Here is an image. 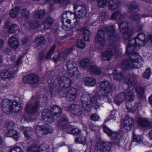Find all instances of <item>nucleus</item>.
Here are the masks:
<instances>
[{"mask_svg":"<svg viewBox=\"0 0 152 152\" xmlns=\"http://www.w3.org/2000/svg\"><path fill=\"white\" fill-rule=\"evenodd\" d=\"M68 110L71 114L80 116L82 114V111L79 105L72 104L69 107Z\"/></svg>","mask_w":152,"mask_h":152,"instance_id":"obj_14","label":"nucleus"},{"mask_svg":"<svg viewBox=\"0 0 152 152\" xmlns=\"http://www.w3.org/2000/svg\"><path fill=\"white\" fill-rule=\"evenodd\" d=\"M14 74L10 70H5L0 72V77L4 79H10L13 77Z\"/></svg>","mask_w":152,"mask_h":152,"instance_id":"obj_21","label":"nucleus"},{"mask_svg":"<svg viewBox=\"0 0 152 152\" xmlns=\"http://www.w3.org/2000/svg\"><path fill=\"white\" fill-rule=\"evenodd\" d=\"M19 8L17 7L11 10L10 12V16L12 18H15L16 17L19 13Z\"/></svg>","mask_w":152,"mask_h":152,"instance_id":"obj_38","label":"nucleus"},{"mask_svg":"<svg viewBox=\"0 0 152 152\" xmlns=\"http://www.w3.org/2000/svg\"><path fill=\"white\" fill-rule=\"evenodd\" d=\"M68 72L70 75L75 77H77L79 72L76 64L73 61H69L66 64Z\"/></svg>","mask_w":152,"mask_h":152,"instance_id":"obj_9","label":"nucleus"},{"mask_svg":"<svg viewBox=\"0 0 152 152\" xmlns=\"http://www.w3.org/2000/svg\"><path fill=\"white\" fill-rule=\"evenodd\" d=\"M53 23V20L51 17H48L46 19L44 22V28L45 29L50 28Z\"/></svg>","mask_w":152,"mask_h":152,"instance_id":"obj_33","label":"nucleus"},{"mask_svg":"<svg viewBox=\"0 0 152 152\" xmlns=\"http://www.w3.org/2000/svg\"><path fill=\"white\" fill-rule=\"evenodd\" d=\"M19 26L16 24H13L9 28L8 32L10 33H13L17 32H19Z\"/></svg>","mask_w":152,"mask_h":152,"instance_id":"obj_40","label":"nucleus"},{"mask_svg":"<svg viewBox=\"0 0 152 152\" xmlns=\"http://www.w3.org/2000/svg\"><path fill=\"white\" fill-rule=\"evenodd\" d=\"M147 39L145 40L144 34L142 33L138 34L135 38L132 39L129 43L126 51V54L127 55H131L136 52L140 47L144 46L148 42H152V35H148Z\"/></svg>","mask_w":152,"mask_h":152,"instance_id":"obj_2","label":"nucleus"},{"mask_svg":"<svg viewBox=\"0 0 152 152\" xmlns=\"http://www.w3.org/2000/svg\"><path fill=\"white\" fill-rule=\"evenodd\" d=\"M76 96L73 94H70L68 92L66 94V99L69 101H72L74 100Z\"/></svg>","mask_w":152,"mask_h":152,"instance_id":"obj_51","label":"nucleus"},{"mask_svg":"<svg viewBox=\"0 0 152 152\" xmlns=\"http://www.w3.org/2000/svg\"><path fill=\"white\" fill-rule=\"evenodd\" d=\"M70 94H72L76 96H77V90L76 88H72L68 92Z\"/></svg>","mask_w":152,"mask_h":152,"instance_id":"obj_63","label":"nucleus"},{"mask_svg":"<svg viewBox=\"0 0 152 152\" xmlns=\"http://www.w3.org/2000/svg\"><path fill=\"white\" fill-rule=\"evenodd\" d=\"M68 123L67 119L65 117L62 118L61 119L58 121L57 127L58 128L63 129L62 128V126H64V125H66V124Z\"/></svg>","mask_w":152,"mask_h":152,"instance_id":"obj_37","label":"nucleus"},{"mask_svg":"<svg viewBox=\"0 0 152 152\" xmlns=\"http://www.w3.org/2000/svg\"><path fill=\"white\" fill-rule=\"evenodd\" d=\"M111 144L108 142L104 143L100 142L96 145L95 152H109L110 150Z\"/></svg>","mask_w":152,"mask_h":152,"instance_id":"obj_10","label":"nucleus"},{"mask_svg":"<svg viewBox=\"0 0 152 152\" xmlns=\"http://www.w3.org/2000/svg\"><path fill=\"white\" fill-rule=\"evenodd\" d=\"M104 32L102 30H99L98 32L95 39L96 44L100 46H103L105 43L104 38Z\"/></svg>","mask_w":152,"mask_h":152,"instance_id":"obj_13","label":"nucleus"},{"mask_svg":"<svg viewBox=\"0 0 152 152\" xmlns=\"http://www.w3.org/2000/svg\"><path fill=\"white\" fill-rule=\"evenodd\" d=\"M89 65L90 61L88 58L83 59L80 61V65L84 69L87 68Z\"/></svg>","mask_w":152,"mask_h":152,"instance_id":"obj_36","label":"nucleus"},{"mask_svg":"<svg viewBox=\"0 0 152 152\" xmlns=\"http://www.w3.org/2000/svg\"><path fill=\"white\" fill-rule=\"evenodd\" d=\"M75 142H79L85 145L86 143V137L85 136L81 134L76 139Z\"/></svg>","mask_w":152,"mask_h":152,"instance_id":"obj_43","label":"nucleus"},{"mask_svg":"<svg viewBox=\"0 0 152 152\" xmlns=\"http://www.w3.org/2000/svg\"><path fill=\"white\" fill-rule=\"evenodd\" d=\"M98 100L99 99L101 100H104L105 101L109 103L112 102L111 99L110 98L107 96L104 95H98Z\"/></svg>","mask_w":152,"mask_h":152,"instance_id":"obj_46","label":"nucleus"},{"mask_svg":"<svg viewBox=\"0 0 152 152\" xmlns=\"http://www.w3.org/2000/svg\"><path fill=\"white\" fill-rule=\"evenodd\" d=\"M35 42L39 45H42L45 42L44 36H40L37 37L35 40Z\"/></svg>","mask_w":152,"mask_h":152,"instance_id":"obj_44","label":"nucleus"},{"mask_svg":"<svg viewBox=\"0 0 152 152\" xmlns=\"http://www.w3.org/2000/svg\"><path fill=\"white\" fill-rule=\"evenodd\" d=\"M8 43L10 46L12 48L16 49L19 45V41L17 37H12L8 40Z\"/></svg>","mask_w":152,"mask_h":152,"instance_id":"obj_20","label":"nucleus"},{"mask_svg":"<svg viewBox=\"0 0 152 152\" xmlns=\"http://www.w3.org/2000/svg\"><path fill=\"white\" fill-rule=\"evenodd\" d=\"M134 121L133 118L130 116H126L123 121L124 128L126 130H130L133 126Z\"/></svg>","mask_w":152,"mask_h":152,"instance_id":"obj_18","label":"nucleus"},{"mask_svg":"<svg viewBox=\"0 0 152 152\" xmlns=\"http://www.w3.org/2000/svg\"><path fill=\"white\" fill-rule=\"evenodd\" d=\"M51 111L45 109L43 110L42 114V117L44 121L46 123H50L52 122L53 120V117Z\"/></svg>","mask_w":152,"mask_h":152,"instance_id":"obj_16","label":"nucleus"},{"mask_svg":"<svg viewBox=\"0 0 152 152\" xmlns=\"http://www.w3.org/2000/svg\"><path fill=\"white\" fill-rule=\"evenodd\" d=\"M108 3V8L110 10H115L119 7V3L117 0H110Z\"/></svg>","mask_w":152,"mask_h":152,"instance_id":"obj_25","label":"nucleus"},{"mask_svg":"<svg viewBox=\"0 0 152 152\" xmlns=\"http://www.w3.org/2000/svg\"><path fill=\"white\" fill-rule=\"evenodd\" d=\"M125 82L129 86H134L136 84V80H134L133 76L130 75L125 78Z\"/></svg>","mask_w":152,"mask_h":152,"instance_id":"obj_28","label":"nucleus"},{"mask_svg":"<svg viewBox=\"0 0 152 152\" xmlns=\"http://www.w3.org/2000/svg\"><path fill=\"white\" fill-rule=\"evenodd\" d=\"M123 37L124 40H127L131 37L132 35V31L130 29L123 31Z\"/></svg>","mask_w":152,"mask_h":152,"instance_id":"obj_35","label":"nucleus"},{"mask_svg":"<svg viewBox=\"0 0 152 152\" xmlns=\"http://www.w3.org/2000/svg\"><path fill=\"white\" fill-rule=\"evenodd\" d=\"M109 14L106 12H102L100 13L99 16V19L100 20H103L107 19L109 16Z\"/></svg>","mask_w":152,"mask_h":152,"instance_id":"obj_48","label":"nucleus"},{"mask_svg":"<svg viewBox=\"0 0 152 152\" xmlns=\"http://www.w3.org/2000/svg\"><path fill=\"white\" fill-rule=\"evenodd\" d=\"M74 18V19L75 18L77 19L76 14H75L73 12L69 11L65 12L62 14V18L63 19L66 18Z\"/></svg>","mask_w":152,"mask_h":152,"instance_id":"obj_34","label":"nucleus"},{"mask_svg":"<svg viewBox=\"0 0 152 152\" xmlns=\"http://www.w3.org/2000/svg\"><path fill=\"white\" fill-rule=\"evenodd\" d=\"M38 103L36 102L35 104L31 103H28L26 107V110L28 113H33L36 112L38 109Z\"/></svg>","mask_w":152,"mask_h":152,"instance_id":"obj_19","label":"nucleus"},{"mask_svg":"<svg viewBox=\"0 0 152 152\" xmlns=\"http://www.w3.org/2000/svg\"><path fill=\"white\" fill-rule=\"evenodd\" d=\"M7 135L9 137H12L16 141H18L19 138L18 133L16 130L13 129L7 131Z\"/></svg>","mask_w":152,"mask_h":152,"instance_id":"obj_24","label":"nucleus"},{"mask_svg":"<svg viewBox=\"0 0 152 152\" xmlns=\"http://www.w3.org/2000/svg\"><path fill=\"white\" fill-rule=\"evenodd\" d=\"M80 99L83 106L86 110L88 111L93 104H96L94 105L95 109H97L99 106L97 102L98 101V94L95 92L89 94H83L81 96Z\"/></svg>","mask_w":152,"mask_h":152,"instance_id":"obj_3","label":"nucleus"},{"mask_svg":"<svg viewBox=\"0 0 152 152\" xmlns=\"http://www.w3.org/2000/svg\"><path fill=\"white\" fill-rule=\"evenodd\" d=\"M23 134L25 137L27 139L30 137V134L31 131V129L29 127H24L23 128Z\"/></svg>","mask_w":152,"mask_h":152,"instance_id":"obj_42","label":"nucleus"},{"mask_svg":"<svg viewBox=\"0 0 152 152\" xmlns=\"http://www.w3.org/2000/svg\"><path fill=\"white\" fill-rule=\"evenodd\" d=\"M100 89L105 93H109L112 91L111 84L107 81H103L100 84Z\"/></svg>","mask_w":152,"mask_h":152,"instance_id":"obj_17","label":"nucleus"},{"mask_svg":"<svg viewBox=\"0 0 152 152\" xmlns=\"http://www.w3.org/2000/svg\"><path fill=\"white\" fill-rule=\"evenodd\" d=\"M103 129L104 132L110 138L111 140H115L117 142L120 141V137L118 133L112 131L106 126L103 127Z\"/></svg>","mask_w":152,"mask_h":152,"instance_id":"obj_11","label":"nucleus"},{"mask_svg":"<svg viewBox=\"0 0 152 152\" xmlns=\"http://www.w3.org/2000/svg\"><path fill=\"white\" fill-rule=\"evenodd\" d=\"M10 152H23V151L19 147L15 145L11 148Z\"/></svg>","mask_w":152,"mask_h":152,"instance_id":"obj_53","label":"nucleus"},{"mask_svg":"<svg viewBox=\"0 0 152 152\" xmlns=\"http://www.w3.org/2000/svg\"><path fill=\"white\" fill-rule=\"evenodd\" d=\"M118 25L121 32H123V31L129 29L128 28L129 23L125 21L120 22L118 23Z\"/></svg>","mask_w":152,"mask_h":152,"instance_id":"obj_30","label":"nucleus"},{"mask_svg":"<svg viewBox=\"0 0 152 152\" xmlns=\"http://www.w3.org/2000/svg\"><path fill=\"white\" fill-rule=\"evenodd\" d=\"M74 10L76 12V18L81 19L86 17L89 12V8L86 6H80L77 3L74 4Z\"/></svg>","mask_w":152,"mask_h":152,"instance_id":"obj_6","label":"nucleus"},{"mask_svg":"<svg viewBox=\"0 0 152 152\" xmlns=\"http://www.w3.org/2000/svg\"><path fill=\"white\" fill-rule=\"evenodd\" d=\"M151 74V71L150 68H147L143 74L144 77L148 78H149Z\"/></svg>","mask_w":152,"mask_h":152,"instance_id":"obj_56","label":"nucleus"},{"mask_svg":"<svg viewBox=\"0 0 152 152\" xmlns=\"http://www.w3.org/2000/svg\"><path fill=\"white\" fill-rule=\"evenodd\" d=\"M114 78L119 81L122 80L124 77L123 74L117 70H114L113 72Z\"/></svg>","mask_w":152,"mask_h":152,"instance_id":"obj_32","label":"nucleus"},{"mask_svg":"<svg viewBox=\"0 0 152 152\" xmlns=\"http://www.w3.org/2000/svg\"><path fill=\"white\" fill-rule=\"evenodd\" d=\"M142 137L141 135H136L134 134L133 135V140L134 141L139 142L142 141Z\"/></svg>","mask_w":152,"mask_h":152,"instance_id":"obj_54","label":"nucleus"},{"mask_svg":"<svg viewBox=\"0 0 152 152\" xmlns=\"http://www.w3.org/2000/svg\"><path fill=\"white\" fill-rule=\"evenodd\" d=\"M137 123L138 124L143 127H148L151 124L146 118H140L137 120Z\"/></svg>","mask_w":152,"mask_h":152,"instance_id":"obj_27","label":"nucleus"},{"mask_svg":"<svg viewBox=\"0 0 152 152\" xmlns=\"http://www.w3.org/2000/svg\"><path fill=\"white\" fill-rule=\"evenodd\" d=\"M48 146L44 145H41L39 148L38 151H36L37 152H48Z\"/></svg>","mask_w":152,"mask_h":152,"instance_id":"obj_49","label":"nucleus"},{"mask_svg":"<svg viewBox=\"0 0 152 152\" xmlns=\"http://www.w3.org/2000/svg\"><path fill=\"white\" fill-rule=\"evenodd\" d=\"M38 126L36 129V132L39 136L45 134L51 133L53 131L52 128L50 126Z\"/></svg>","mask_w":152,"mask_h":152,"instance_id":"obj_12","label":"nucleus"},{"mask_svg":"<svg viewBox=\"0 0 152 152\" xmlns=\"http://www.w3.org/2000/svg\"><path fill=\"white\" fill-rule=\"evenodd\" d=\"M124 93H121L118 94L115 98L114 102L119 105L121 103L125 98Z\"/></svg>","mask_w":152,"mask_h":152,"instance_id":"obj_29","label":"nucleus"},{"mask_svg":"<svg viewBox=\"0 0 152 152\" xmlns=\"http://www.w3.org/2000/svg\"><path fill=\"white\" fill-rule=\"evenodd\" d=\"M15 126L14 123L12 121L9 122L7 125V131L13 129V128Z\"/></svg>","mask_w":152,"mask_h":152,"instance_id":"obj_62","label":"nucleus"},{"mask_svg":"<svg viewBox=\"0 0 152 152\" xmlns=\"http://www.w3.org/2000/svg\"><path fill=\"white\" fill-rule=\"evenodd\" d=\"M105 30L109 37L110 44L109 46V50L102 53L101 58L103 61L109 60L111 56L115 53L116 45L115 42L118 39L114 35L115 27L114 25L107 26L105 28Z\"/></svg>","mask_w":152,"mask_h":152,"instance_id":"obj_1","label":"nucleus"},{"mask_svg":"<svg viewBox=\"0 0 152 152\" xmlns=\"http://www.w3.org/2000/svg\"><path fill=\"white\" fill-rule=\"evenodd\" d=\"M20 14L23 18L27 19L30 16V12L27 9H23L21 10Z\"/></svg>","mask_w":152,"mask_h":152,"instance_id":"obj_41","label":"nucleus"},{"mask_svg":"<svg viewBox=\"0 0 152 152\" xmlns=\"http://www.w3.org/2000/svg\"><path fill=\"white\" fill-rule=\"evenodd\" d=\"M84 83L88 86L92 87L96 85V80L92 77L87 76L84 79Z\"/></svg>","mask_w":152,"mask_h":152,"instance_id":"obj_22","label":"nucleus"},{"mask_svg":"<svg viewBox=\"0 0 152 152\" xmlns=\"http://www.w3.org/2000/svg\"><path fill=\"white\" fill-rule=\"evenodd\" d=\"M39 78L38 76L33 74L25 76L23 78L24 83L30 84L33 88L37 87L39 84Z\"/></svg>","mask_w":152,"mask_h":152,"instance_id":"obj_7","label":"nucleus"},{"mask_svg":"<svg viewBox=\"0 0 152 152\" xmlns=\"http://www.w3.org/2000/svg\"><path fill=\"white\" fill-rule=\"evenodd\" d=\"M50 89L51 94H58L56 88V86L54 85H51Z\"/></svg>","mask_w":152,"mask_h":152,"instance_id":"obj_57","label":"nucleus"},{"mask_svg":"<svg viewBox=\"0 0 152 152\" xmlns=\"http://www.w3.org/2000/svg\"><path fill=\"white\" fill-rule=\"evenodd\" d=\"M83 36L84 39L86 41H88L89 39V30L84 28L83 29Z\"/></svg>","mask_w":152,"mask_h":152,"instance_id":"obj_50","label":"nucleus"},{"mask_svg":"<svg viewBox=\"0 0 152 152\" xmlns=\"http://www.w3.org/2000/svg\"><path fill=\"white\" fill-rule=\"evenodd\" d=\"M58 83L61 87L66 88L71 86L72 83V82L70 78L65 76H62L59 78Z\"/></svg>","mask_w":152,"mask_h":152,"instance_id":"obj_15","label":"nucleus"},{"mask_svg":"<svg viewBox=\"0 0 152 152\" xmlns=\"http://www.w3.org/2000/svg\"><path fill=\"white\" fill-rule=\"evenodd\" d=\"M45 12L43 10H37L34 13L33 17L35 18H40L43 17L45 15Z\"/></svg>","mask_w":152,"mask_h":152,"instance_id":"obj_39","label":"nucleus"},{"mask_svg":"<svg viewBox=\"0 0 152 152\" xmlns=\"http://www.w3.org/2000/svg\"><path fill=\"white\" fill-rule=\"evenodd\" d=\"M137 92L139 95L140 97H142L144 93V91L143 89L140 87H137L136 88Z\"/></svg>","mask_w":152,"mask_h":152,"instance_id":"obj_60","label":"nucleus"},{"mask_svg":"<svg viewBox=\"0 0 152 152\" xmlns=\"http://www.w3.org/2000/svg\"><path fill=\"white\" fill-rule=\"evenodd\" d=\"M107 0H97L98 6L100 7L103 8L105 7L107 5Z\"/></svg>","mask_w":152,"mask_h":152,"instance_id":"obj_47","label":"nucleus"},{"mask_svg":"<svg viewBox=\"0 0 152 152\" xmlns=\"http://www.w3.org/2000/svg\"><path fill=\"white\" fill-rule=\"evenodd\" d=\"M51 111L54 116L57 115V116H58L60 115L62 110L60 107L57 105H53L51 108Z\"/></svg>","mask_w":152,"mask_h":152,"instance_id":"obj_26","label":"nucleus"},{"mask_svg":"<svg viewBox=\"0 0 152 152\" xmlns=\"http://www.w3.org/2000/svg\"><path fill=\"white\" fill-rule=\"evenodd\" d=\"M130 56V59H124L122 60L121 64V66L124 69H132L135 68H139L140 67L138 65L140 58L141 61L144 59L141 58L137 52L129 55Z\"/></svg>","mask_w":152,"mask_h":152,"instance_id":"obj_4","label":"nucleus"},{"mask_svg":"<svg viewBox=\"0 0 152 152\" xmlns=\"http://www.w3.org/2000/svg\"><path fill=\"white\" fill-rule=\"evenodd\" d=\"M66 58V54L64 53H61L58 56L55 55L53 58L54 61L57 63L60 61H63Z\"/></svg>","mask_w":152,"mask_h":152,"instance_id":"obj_31","label":"nucleus"},{"mask_svg":"<svg viewBox=\"0 0 152 152\" xmlns=\"http://www.w3.org/2000/svg\"><path fill=\"white\" fill-rule=\"evenodd\" d=\"M77 46V47L79 48L83 49L86 47V44L83 41L80 40H78Z\"/></svg>","mask_w":152,"mask_h":152,"instance_id":"obj_52","label":"nucleus"},{"mask_svg":"<svg viewBox=\"0 0 152 152\" xmlns=\"http://www.w3.org/2000/svg\"><path fill=\"white\" fill-rule=\"evenodd\" d=\"M1 105L4 112L9 114L12 112H18L21 109L20 104L15 101L9 99H4L2 102Z\"/></svg>","mask_w":152,"mask_h":152,"instance_id":"obj_5","label":"nucleus"},{"mask_svg":"<svg viewBox=\"0 0 152 152\" xmlns=\"http://www.w3.org/2000/svg\"><path fill=\"white\" fill-rule=\"evenodd\" d=\"M124 94L125 99L129 102L133 101L134 99V95L132 90H127L125 92Z\"/></svg>","mask_w":152,"mask_h":152,"instance_id":"obj_23","label":"nucleus"},{"mask_svg":"<svg viewBox=\"0 0 152 152\" xmlns=\"http://www.w3.org/2000/svg\"><path fill=\"white\" fill-rule=\"evenodd\" d=\"M73 128L74 127H73L71 126L66 125L65 126L64 129L68 133L72 134Z\"/></svg>","mask_w":152,"mask_h":152,"instance_id":"obj_59","label":"nucleus"},{"mask_svg":"<svg viewBox=\"0 0 152 152\" xmlns=\"http://www.w3.org/2000/svg\"><path fill=\"white\" fill-rule=\"evenodd\" d=\"M97 67V66L96 65L91 66L89 69V71L91 74H94Z\"/></svg>","mask_w":152,"mask_h":152,"instance_id":"obj_64","label":"nucleus"},{"mask_svg":"<svg viewBox=\"0 0 152 152\" xmlns=\"http://www.w3.org/2000/svg\"><path fill=\"white\" fill-rule=\"evenodd\" d=\"M138 6L135 2H133L131 3L128 7V11L131 14L130 18L134 21L138 20L140 17L137 13H135L138 10Z\"/></svg>","mask_w":152,"mask_h":152,"instance_id":"obj_8","label":"nucleus"},{"mask_svg":"<svg viewBox=\"0 0 152 152\" xmlns=\"http://www.w3.org/2000/svg\"><path fill=\"white\" fill-rule=\"evenodd\" d=\"M24 26L27 28H28L29 27L31 28H36L39 26V23L38 21H36L32 24H31L28 22L24 24Z\"/></svg>","mask_w":152,"mask_h":152,"instance_id":"obj_45","label":"nucleus"},{"mask_svg":"<svg viewBox=\"0 0 152 152\" xmlns=\"http://www.w3.org/2000/svg\"><path fill=\"white\" fill-rule=\"evenodd\" d=\"M34 141L31 140L30 142V144L31 145L30 148H28V152H37L36 151V150H33V149L35 148L36 147V145L35 144L34 145H31V144L34 143Z\"/></svg>","mask_w":152,"mask_h":152,"instance_id":"obj_58","label":"nucleus"},{"mask_svg":"<svg viewBox=\"0 0 152 152\" xmlns=\"http://www.w3.org/2000/svg\"><path fill=\"white\" fill-rule=\"evenodd\" d=\"M55 48L56 47L55 45L52 47L47 55L46 56L47 58H49L51 57L52 54L54 52Z\"/></svg>","mask_w":152,"mask_h":152,"instance_id":"obj_61","label":"nucleus"},{"mask_svg":"<svg viewBox=\"0 0 152 152\" xmlns=\"http://www.w3.org/2000/svg\"><path fill=\"white\" fill-rule=\"evenodd\" d=\"M121 11H117L112 14L110 17V20H116L119 15L120 14Z\"/></svg>","mask_w":152,"mask_h":152,"instance_id":"obj_55","label":"nucleus"}]
</instances>
